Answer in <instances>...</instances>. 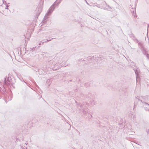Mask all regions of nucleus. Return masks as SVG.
<instances>
[{"instance_id":"f257e3e1","label":"nucleus","mask_w":149,"mask_h":149,"mask_svg":"<svg viewBox=\"0 0 149 149\" xmlns=\"http://www.w3.org/2000/svg\"><path fill=\"white\" fill-rule=\"evenodd\" d=\"M135 100H138V104L141 105L145 110L146 111H149V97L145 96H141L137 98L135 97Z\"/></svg>"},{"instance_id":"f03ea898","label":"nucleus","mask_w":149,"mask_h":149,"mask_svg":"<svg viewBox=\"0 0 149 149\" xmlns=\"http://www.w3.org/2000/svg\"><path fill=\"white\" fill-rule=\"evenodd\" d=\"M61 61L59 62L58 60L55 59L51 60L49 62V64L51 65L52 68L53 67V66L60 67L61 65Z\"/></svg>"},{"instance_id":"7ed1b4c3","label":"nucleus","mask_w":149,"mask_h":149,"mask_svg":"<svg viewBox=\"0 0 149 149\" xmlns=\"http://www.w3.org/2000/svg\"><path fill=\"white\" fill-rule=\"evenodd\" d=\"M55 7L54 6H52L49 8V10L45 15L43 19V22H45L47 21V16H49L52 13V11L54 10Z\"/></svg>"},{"instance_id":"20e7f679","label":"nucleus","mask_w":149,"mask_h":149,"mask_svg":"<svg viewBox=\"0 0 149 149\" xmlns=\"http://www.w3.org/2000/svg\"><path fill=\"white\" fill-rule=\"evenodd\" d=\"M134 71L136 74V81H137L139 78V70L137 69L135 70Z\"/></svg>"},{"instance_id":"39448f33","label":"nucleus","mask_w":149,"mask_h":149,"mask_svg":"<svg viewBox=\"0 0 149 149\" xmlns=\"http://www.w3.org/2000/svg\"><path fill=\"white\" fill-rule=\"evenodd\" d=\"M37 10L38 11L37 13V15H39L42 11V8L41 7L39 8H38L37 9H36V11H37Z\"/></svg>"},{"instance_id":"423d86ee","label":"nucleus","mask_w":149,"mask_h":149,"mask_svg":"<svg viewBox=\"0 0 149 149\" xmlns=\"http://www.w3.org/2000/svg\"><path fill=\"white\" fill-rule=\"evenodd\" d=\"M53 39V38H52L51 39H49V40L47 39L46 41H45V42H48L51 41Z\"/></svg>"},{"instance_id":"0eeeda50","label":"nucleus","mask_w":149,"mask_h":149,"mask_svg":"<svg viewBox=\"0 0 149 149\" xmlns=\"http://www.w3.org/2000/svg\"><path fill=\"white\" fill-rule=\"evenodd\" d=\"M82 110H83L82 111H83V113L84 114H86V113L87 112H86V111L84 110L83 109H82Z\"/></svg>"},{"instance_id":"6e6552de","label":"nucleus","mask_w":149,"mask_h":149,"mask_svg":"<svg viewBox=\"0 0 149 149\" xmlns=\"http://www.w3.org/2000/svg\"><path fill=\"white\" fill-rule=\"evenodd\" d=\"M9 3H8L6 6V7L5 8V9H8V7L9 6L8 5V4H9Z\"/></svg>"},{"instance_id":"1a4fd4ad","label":"nucleus","mask_w":149,"mask_h":149,"mask_svg":"<svg viewBox=\"0 0 149 149\" xmlns=\"http://www.w3.org/2000/svg\"><path fill=\"white\" fill-rule=\"evenodd\" d=\"M146 56L147 58L149 59V54H146Z\"/></svg>"},{"instance_id":"9d476101","label":"nucleus","mask_w":149,"mask_h":149,"mask_svg":"<svg viewBox=\"0 0 149 149\" xmlns=\"http://www.w3.org/2000/svg\"><path fill=\"white\" fill-rule=\"evenodd\" d=\"M44 43H46L45 41H43V42H42V45H43Z\"/></svg>"},{"instance_id":"9b49d317","label":"nucleus","mask_w":149,"mask_h":149,"mask_svg":"<svg viewBox=\"0 0 149 149\" xmlns=\"http://www.w3.org/2000/svg\"><path fill=\"white\" fill-rule=\"evenodd\" d=\"M22 149H27V148H24L22 147Z\"/></svg>"},{"instance_id":"f8f14e48","label":"nucleus","mask_w":149,"mask_h":149,"mask_svg":"<svg viewBox=\"0 0 149 149\" xmlns=\"http://www.w3.org/2000/svg\"><path fill=\"white\" fill-rule=\"evenodd\" d=\"M49 81H50V80L49 79L47 80L46 81V82L47 83Z\"/></svg>"},{"instance_id":"ddd939ff","label":"nucleus","mask_w":149,"mask_h":149,"mask_svg":"<svg viewBox=\"0 0 149 149\" xmlns=\"http://www.w3.org/2000/svg\"><path fill=\"white\" fill-rule=\"evenodd\" d=\"M41 44H42V42H40V43H39V45H41Z\"/></svg>"},{"instance_id":"4468645a","label":"nucleus","mask_w":149,"mask_h":149,"mask_svg":"<svg viewBox=\"0 0 149 149\" xmlns=\"http://www.w3.org/2000/svg\"><path fill=\"white\" fill-rule=\"evenodd\" d=\"M8 82L9 81H7V82H6L5 83L6 84H9V83H8Z\"/></svg>"},{"instance_id":"2eb2a0df","label":"nucleus","mask_w":149,"mask_h":149,"mask_svg":"<svg viewBox=\"0 0 149 149\" xmlns=\"http://www.w3.org/2000/svg\"><path fill=\"white\" fill-rule=\"evenodd\" d=\"M79 106H80V107H83V106H82V105L81 104L79 105Z\"/></svg>"},{"instance_id":"dca6fc26","label":"nucleus","mask_w":149,"mask_h":149,"mask_svg":"<svg viewBox=\"0 0 149 149\" xmlns=\"http://www.w3.org/2000/svg\"><path fill=\"white\" fill-rule=\"evenodd\" d=\"M82 148H83V147H82V146H81V148H80V149H82Z\"/></svg>"},{"instance_id":"f3484780","label":"nucleus","mask_w":149,"mask_h":149,"mask_svg":"<svg viewBox=\"0 0 149 149\" xmlns=\"http://www.w3.org/2000/svg\"><path fill=\"white\" fill-rule=\"evenodd\" d=\"M4 15H6V14L4 13Z\"/></svg>"},{"instance_id":"a211bd4d","label":"nucleus","mask_w":149,"mask_h":149,"mask_svg":"<svg viewBox=\"0 0 149 149\" xmlns=\"http://www.w3.org/2000/svg\"><path fill=\"white\" fill-rule=\"evenodd\" d=\"M27 143H25V144L26 145H27Z\"/></svg>"},{"instance_id":"6ab92c4d","label":"nucleus","mask_w":149,"mask_h":149,"mask_svg":"<svg viewBox=\"0 0 149 149\" xmlns=\"http://www.w3.org/2000/svg\"><path fill=\"white\" fill-rule=\"evenodd\" d=\"M5 4H6V1H5Z\"/></svg>"},{"instance_id":"aec40b11","label":"nucleus","mask_w":149,"mask_h":149,"mask_svg":"<svg viewBox=\"0 0 149 149\" xmlns=\"http://www.w3.org/2000/svg\"><path fill=\"white\" fill-rule=\"evenodd\" d=\"M149 24L148 25V26L149 27Z\"/></svg>"},{"instance_id":"412c9836","label":"nucleus","mask_w":149,"mask_h":149,"mask_svg":"<svg viewBox=\"0 0 149 149\" xmlns=\"http://www.w3.org/2000/svg\"><path fill=\"white\" fill-rule=\"evenodd\" d=\"M8 10L9 11H10V10Z\"/></svg>"},{"instance_id":"4be33fe9","label":"nucleus","mask_w":149,"mask_h":149,"mask_svg":"<svg viewBox=\"0 0 149 149\" xmlns=\"http://www.w3.org/2000/svg\"><path fill=\"white\" fill-rule=\"evenodd\" d=\"M6 79H5V81H6Z\"/></svg>"},{"instance_id":"5701e85b","label":"nucleus","mask_w":149,"mask_h":149,"mask_svg":"<svg viewBox=\"0 0 149 149\" xmlns=\"http://www.w3.org/2000/svg\"><path fill=\"white\" fill-rule=\"evenodd\" d=\"M48 85H49H49H50V84H49Z\"/></svg>"}]
</instances>
